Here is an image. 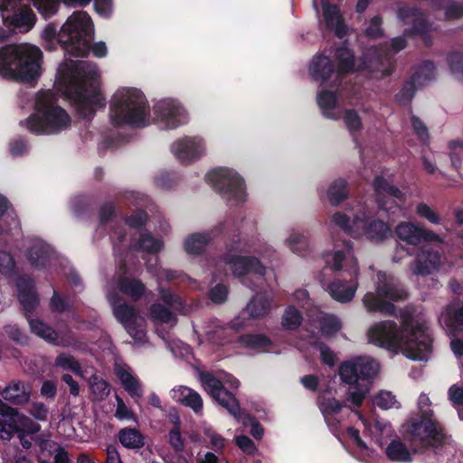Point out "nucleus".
Wrapping results in <instances>:
<instances>
[{
    "label": "nucleus",
    "instance_id": "30",
    "mask_svg": "<svg viewBox=\"0 0 463 463\" xmlns=\"http://www.w3.org/2000/svg\"><path fill=\"white\" fill-rule=\"evenodd\" d=\"M335 59L337 60L336 80L348 73L354 71V52L345 47L341 46L335 51Z\"/></svg>",
    "mask_w": 463,
    "mask_h": 463
},
{
    "label": "nucleus",
    "instance_id": "64",
    "mask_svg": "<svg viewBox=\"0 0 463 463\" xmlns=\"http://www.w3.org/2000/svg\"><path fill=\"white\" fill-rule=\"evenodd\" d=\"M449 63L453 74H455L458 80H463V55L459 53L450 55Z\"/></svg>",
    "mask_w": 463,
    "mask_h": 463
},
{
    "label": "nucleus",
    "instance_id": "25",
    "mask_svg": "<svg viewBox=\"0 0 463 463\" xmlns=\"http://www.w3.org/2000/svg\"><path fill=\"white\" fill-rule=\"evenodd\" d=\"M32 387L22 381H12L1 392L3 399L14 404L24 405L31 398Z\"/></svg>",
    "mask_w": 463,
    "mask_h": 463
},
{
    "label": "nucleus",
    "instance_id": "1",
    "mask_svg": "<svg viewBox=\"0 0 463 463\" xmlns=\"http://www.w3.org/2000/svg\"><path fill=\"white\" fill-rule=\"evenodd\" d=\"M42 36L50 43L57 40L64 52L71 56L87 57L93 38V23L86 12H74L59 32L56 24L52 23L46 25Z\"/></svg>",
    "mask_w": 463,
    "mask_h": 463
},
{
    "label": "nucleus",
    "instance_id": "62",
    "mask_svg": "<svg viewBox=\"0 0 463 463\" xmlns=\"http://www.w3.org/2000/svg\"><path fill=\"white\" fill-rule=\"evenodd\" d=\"M382 50L374 47L370 49L364 55V67L367 70H373L376 65L381 63Z\"/></svg>",
    "mask_w": 463,
    "mask_h": 463
},
{
    "label": "nucleus",
    "instance_id": "5",
    "mask_svg": "<svg viewBox=\"0 0 463 463\" xmlns=\"http://www.w3.org/2000/svg\"><path fill=\"white\" fill-rule=\"evenodd\" d=\"M200 380L204 389L219 405L227 410L232 416L243 425L250 426V434L254 439H262L264 434L262 425L252 414L241 411L238 399L223 385L221 380L210 372L200 373Z\"/></svg>",
    "mask_w": 463,
    "mask_h": 463
},
{
    "label": "nucleus",
    "instance_id": "45",
    "mask_svg": "<svg viewBox=\"0 0 463 463\" xmlns=\"http://www.w3.org/2000/svg\"><path fill=\"white\" fill-rule=\"evenodd\" d=\"M320 331L325 336L335 335L342 328L341 320L335 315H325L318 319Z\"/></svg>",
    "mask_w": 463,
    "mask_h": 463
},
{
    "label": "nucleus",
    "instance_id": "48",
    "mask_svg": "<svg viewBox=\"0 0 463 463\" xmlns=\"http://www.w3.org/2000/svg\"><path fill=\"white\" fill-rule=\"evenodd\" d=\"M128 335L136 341L143 342L146 337L144 320L140 317L123 325Z\"/></svg>",
    "mask_w": 463,
    "mask_h": 463
},
{
    "label": "nucleus",
    "instance_id": "59",
    "mask_svg": "<svg viewBox=\"0 0 463 463\" xmlns=\"http://www.w3.org/2000/svg\"><path fill=\"white\" fill-rule=\"evenodd\" d=\"M168 442L175 452L181 453L184 449V439L181 435V429L172 428L168 432Z\"/></svg>",
    "mask_w": 463,
    "mask_h": 463
},
{
    "label": "nucleus",
    "instance_id": "63",
    "mask_svg": "<svg viewBox=\"0 0 463 463\" xmlns=\"http://www.w3.org/2000/svg\"><path fill=\"white\" fill-rule=\"evenodd\" d=\"M228 297V288L219 283L210 289L209 298L215 304H222L226 301Z\"/></svg>",
    "mask_w": 463,
    "mask_h": 463
},
{
    "label": "nucleus",
    "instance_id": "40",
    "mask_svg": "<svg viewBox=\"0 0 463 463\" xmlns=\"http://www.w3.org/2000/svg\"><path fill=\"white\" fill-rule=\"evenodd\" d=\"M317 405L325 420H327L328 416L339 413L344 407L343 402L334 397H326L325 394H320L317 397Z\"/></svg>",
    "mask_w": 463,
    "mask_h": 463
},
{
    "label": "nucleus",
    "instance_id": "57",
    "mask_svg": "<svg viewBox=\"0 0 463 463\" xmlns=\"http://www.w3.org/2000/svg\"><path fill=\"white\" fill-rule=\"evenodd\" d=\"M148 215L145 210L138 209L125 219V222L130 228L139 229L146 225Z\"/></svg>",
    "mask_w": 463,
    "mask_h": 463
},
{
    "label": "nucleus",
    "instance_id": "23",
    "mask_svg": "<svg viewBox=\"0 0 463 463\" xmlns=\"http://www.w3.org/2000/svg\"><path fill=\"white\" fill-rule=\"evenodd\" d=\"M309 72L315 81L326 82L332 75L336 77V70L330 57L324 54L314 56L309 65ZM335 85H340V80L335 79Z\"/></svg>",
    "mask_w": 463,
    "mask_h": 463
},
{
    "label": "nucleus",
    "instance_id": "26",
    "mask_svg": "<svg viewBox=\"0 0 463 463\" xmlns=\"http://www.w3.org/2000/svg\"><path fill=\"white\" fill-rule=\"evenodd\" d=\"M213 240V232H194L186 237L184 249L189 255L201 256Z\"/></svg>",
    "mask_w": 463,
    "mask_h": 463
},
{
    "label": "nucleus",
    "instance_id": "21",
    "mask_svg": "<svg viewBox=\"0 0 463 463\" xmlns=\"http://www.w3.org/2000/svg\"><path fill=\"white\" fill-rule=\"evenodd\" d=\"M373 186L376 194V202L380 210L389 212L394 203V199L400 198V189L391 184L383 176H376L373 179Z\"/></svg>",
    "mask_w": 463,
    "mask_h": 463
},
{
    "label": "nucleus",
    "instance_id": "56",
    "mask_svg": "<svg viewBox=\"0 0 463 463\" xmlns=\"http://www.w3.org/2000/svg\"><path fill=\"white\" fill-rule=\"evenodd\" d=\"M448 394L449 401L457 408L459 418L463 419V411L459 409V407L463 405V386L453 384L449 389Z\"/></svg>",
    "mask_w": 463,
    "mask_h": 463
},
{
    "label": "nucleus",
    "instance_id": "55",
    "mask_svg": "<svg viewBox=\"0 0 463 463\" xmlns=\"http://www.w3.org/2000/svg\"><path fill=\"white\" fill-rule=\"evenodd\" d=\"M373 403L382 410H388L393 407L396 403V399L391 392L381 391L373 397Z\"/></svg>",
    "mask_w": 463,
    "mask_h": 463
},
{
    "label": "nucleus",
    "instance_id": "4",
    "mask_svg": "<svg viewBox=\"0 0 463 463\" xmlns=\"http://www.w3.org/2000/svg\"><path fill=\"white\" fill-rule=\"evenodd\" d=\"M405 290L402 288L400 280L393 275L383 271L377 273L375 293L367 292L363 298V303L368 312H378L383 316H392L400 318V326L405 328V310H400L392 302L402 299Z\"/></svg>",
    "mask_w": 463,
    "mask_h": 463
},
{
    "label": "nucleus",
    "instance_id": "10",
    "mask_svg": "<svg viewBox=\"0 0 463 463\" xmlns=\"http://www.w3.org/2000/svg\"><path fill=\"white\" fill-rule=\"evenodd\" d=\"M205 180L228 202L243 203L246 197L243 178L232 169L220 167L208 172Z\"/></svg>",
    "mask_w": 463,
    "mask_h": 463
},
{
    "label": "nucleus",
    "instance_id": "46",
    "mask_svg": "<svg viewBox=\"0 0 463 463\" xmlns=\"http://www.w3.org/2000/svg\"><path fill=\"white\" fill-rule=\"evenodd\" d=\"M343 120L346 126L350 135L354 141L357 140V134L362 129V119L354 109H345L343 116Z\"/></svg>",
    "mask_w": 463,
    "mask_h": 463
},
{
    "label": "nucleus",
    "instance_id": "51",
    "mask_svg": "<svg viewBox=\"0 0 463 463\" xmlns=\"http://www.w3.org/2000/svg\"><path fill=\"white\" fill-rule=\"evenodd\" d=\"M55 365L63 369L71 370L76 374L81 373L80 363L71 354H60L55 358Z\"/></svg>",
    "mask_w": 463,
    "mask_h": 463
},
{
    "label": "nucleus",
    "instance_id": "7",
    "mask_svg": "<svg viewBox=\"0 0 463 463\" xmlns=\"http://www.w3.org/2000/svg\"><path fill=\"white\" fill-rule=\"evenodd\" d=\"M71 122V117L64 109L39 100L34 112L25 119L24 126L30 133L42 136L57 134L70 127Z\"/></svg>",
    "mask_w": 463,
    "mask_h": 463
},
{
    "label": "nucleus",
    "instance_id": "27",
    "mask_svg": "<svg viewBox=\"0 0 463 463\" xmlns=\"http://www.w3.org/2000/svg\"><path fill=\"white\" fill-rule=\"evenodd\" d=\"M172 397L183 405L191 408L195 413L203 411V399L201 395L194 390L180 386L172 390Z\"/></svg>",
    "mask_w": 463,
    "mask_h": 463
},
{
    "label": "nucleus",
    "instance_id": "24",
    "mask_svg": "<svg viewBox=\"0 0 463 463\" xmlns=\"http://www.w3.org/2000/svg\"><path fill=\"white\" fill-rule=\"evenodd\" d=\"M17 410L9 407L0 400V438L10 440L19 430Z\"/></svg>",
    "mask_w": 463,
    "mask_h": 463
},
{
    "label": "nucleus",
    "instance_id": "14",
    "mask_svg": "<svg viewBox=\"0 0 463 463\" xmlns=\"http://www.w3.org/2000/svg\"><path fill=\"white\" fill-rule=\"evenodd\" d=\"M369 341L380 347L398 353L402 350L403 339L400 336L397 324L392 320L374 324L368 331Z\"/></svg>",
    "mask_w": 463,
    "mask_h": 463
},
{
    "label": "nucleus",
    "instance_id": "35",
    "mask_svg": "<svg viewBox=\"0 0 463 463\" xmlns=\"http://www.w3.org/2000/svg\"><path fill=\"white\" fill-rule=\"evenodd\" d=\"M116 375L124 386L125 390L132 397H140L142 395L139 381L129 371L123 367H118L116 368Z\"/></svg>",
    "mask_w": 463,
    "mask_h": 463
},
{
    "label": "nucleus",
    "instance_id": "9",
    "mask_svg": "<svg viewBox=\"0 0 463 463\" xmlns=\"http://www.w3.org/2000/svg\"><path fill=\"white\" fill-rule=\"evenodd\" d=\"M0 15L5 27L0 28V43H4L16 32H29L36 22L32 8L27 5H17L15 0H0Z\"/></svg>",
    "mask_w": 463,
    "mask_h": 463
},
{
    "label": "nucleus",
    "instance_id": "37",
    "mask_svg": "<svg viewBox=\"0 0 463 463\" xmlns=\"http://www.w3.org/2000/svg\"><path fill=\"white\" fill-rule=\"evenodd\" d=\"M163 248V242L156 239L151 232H145L140 234L138 241L134 246L137 250L156 254Z\"/></svg>",
    "mask_w": 463,
    "mask_h": 463
},
{
    "label": "nucleus",
    "instance_id": "41",
    "mask_svg": "<svg viewBox=\"0 0 463 463\" xmlns=\"http://www.w3.org/2000/svg\"><path fill=\"white\" fill-rule=\"evenodd\" d=\"M90 387L93 399L97 402L106 400L110 393L109 383L98 375H92L90 378Z\"/></svg>",
    "mask_w": 463,
    "mask_h": 463
},
{
    "label": "nucleus",
    "instance_id": "36",
    "mask_svg": "<svg viewBox=\"0 0 463 463\" xmlns=\"http://www.w3.org/2000/svg\"><path fill=\"white\" fill-rule=\"evenodd\" d=\"M270 309V300L263 294L254 296L248 303L246 311L252 318H259L268 315Z\"/></svg>",
    "mask_w": 463,
    "mask_h": 463
},
{
    "label": "nucleus",
    "instance_id": "58",
    "mask_svg": "<svg viewBox=\"0 0 463 463\" xmlns=\"http://www.w3.org/2000/svg\"><path fill=\"white\" fill-rule=\"evenodd\" d=\"M383 19L380 15H375L371 18L369 25L365 29V35L371 39H378L383 36V30L382 28Z\"/></svg>",
    "mask_w": 463,
    "mask_h": 463
},
{
    "label": "nucleus",
    "instance_id": "44",
    "mask_svg": "<svg viewBox=\"0 0 463 463\" xmlns=\"http://www.w3.org/2000/svg\"><path fill=\"white\" fill-rule=\"evenodd\" d=\"M6 214L10 222H6V231L17 229L20 226L18 217L9 200L0 194V217Z\"/></svg>",
    "mask_w": 463,
    "mask_h": 463
},
{
    "label": "nucleus",
    "instance_id": "12",
    "mask_svg": "<svg viewBox=\"0 0 463 463\" xmlns=\"http://www.w3.org/2000/svg\"><path fill=\"white\" fill-rule=\"evenodd\" d=\"M87 76L91 81L92 90H90L83 83H80L74 91L73 100L79 116L85 119H91L96 114L97 109L106 107V100L99 89L93 86L99 76L97 70H90Z\"/></svg>",
    "mask_w": 463,
    "mask_h": 463
},
{
    "label": "nucleus",
    "instance_id": "18",
    "mask_svg": "<svg viewBox=\"0 0 463 463\" xmlns=\"http://www.w3.org/2000/svg\"><path fill=\"white\" fill-rule=\"evenodd\" d=\"M172 152L181 164L189 165L202 156L203 141L199 137H185L172 145Z\"/></svg>",
    "mask_w": 463,
    "mask_h": 463
},
{
    "label": "nucleus",
    "instance_id": "52",
    "mask_svg": "<svg viewBox=\"0 0 463 463\" xmlns=\"http://www.w3.org/2000/svg\"><path fill=\"white\" fill-rule=\"evenodd\" d=\"M5 335L14 343L20 345H28L27 335L17 325H6L4 326Z\"/></svg>",
    "mask_w": 463,
    "mask_h": 463
},
{
    "label": "nucleus",
    "instance_id": "28",
    "mask_svg": "<svg viewBox=\"0 0 463 463\" xmlns=\"http://www.w3.org/2000/svg\"><path fill=\"white\" fill-rule=\"evenodd\" d=\"M118 288L122 294L130 297L136 301L143 297L146 289L145 284L140 279L126 275L119 276Z\"/></svg>",
    "mask_w": 463,
    "mask_h": 463
},
{
    "label": "nucleus",
    "instance_id": "2",
    "mask_svg": "<svg viewBox=\"0 0 463 463\" xmlns=\"http://www.w3.org/2000/svg\"><path fill=\"white\" fill-rule=\"evenodd\" d=\"M43 52L28 44L0 47V76L21 82L35 80L41 75Z\"/></svg>",
    "mask_w": 463,
    "mask_h": 463
},
{
    "label": "nucleus",
    "instance_id": "11",
    "mask_svg": "<svg viewBox=\"0 0 463 463\" xmlns=\"http://www.w3.org/2000/svg\"><path fill=\"white\" fill-rule=\"evenodd\" d=\"M430 351L431 338L424 317L407 315V358L427 360Z\"/></svg>",
    "mask_w": 463,
    "mask_h": 463
},
{
    "label": "nucleus",
    "instance_id": "6",
    "mask_svg": "<svg viewBox=\"0 0 463 463\" xmlns=\"http://www.w3.org/2000/svg\"><path fill=\"white\" fill-rule=\"evenodd\" d=\"M420 420L412 426L411 446L414 450L423 449H438L449 443V438L443 432L440 424L433 419L430 410V400L422 393L418 401Z\"/></svg>",
    "mask_w": 463,
    "mask_h": 463
},
{
    "label": "nucleus",
    "instance_id": "49",
    "mask_svg": "<svg viewBox=\"0 0 463 463\" xmlns=\"http://www.w3.org/2000/svg\"><path fill=\"white\" fill-rule=\"evenodd\" d=\"M387 458L392 461H405V445L397 439H392L385 449Z\"/></svg>",
    "mask_w": 463,
    "mask_h": 463
},
{
    "label": "nucleus",
    "instance_id": "43",
    "mask_svg": "<svg viewBox=\"0 0 463 463\" xmlns=\"http://www.w3.org/2000/svg\"><path fill=\"white\" fill-rule=\"evenodd\" d=\"M113 313L117 320L122 325L131 322L139 317L136 307L127 303L114 304Z\"/></svg>",
    "mask_w": 463,
    "mask_h": 463
},
{
    "label": "nucleus",
    "instance_id": "60",
    "mask_svg": "<svg viewBox=\"0 0 463 463\" xmlns=\"http://www.w3.org/2000/svg\"><path fill=\"white\" fill-rule=\"evenodd\" d=\"M50 308L52 312L62 314L70 310V306L67 300L58 291L54 290L50 300Z\"/></svg>",
    "mask_w": 463,
    "mask_h": 463
},
{
    "label": "nucleus",
    "instance_id": "31",
    "mask_svg": "<svg viewBox=\"0 0 463 463\" xmlns=\"http://www.w3.org/2000/svg\"><path fill=\"white\" fill-rule=\"evenodd\" d=\"M317 101L319 108L322 109L323 115L326 118L338 119L340 117L335 112L331 111L338 104V98L335 91L329 90H322L317 92Z\"/></svg>",
    "mask_w": 463,
    "mask_h": 463
},
{
    "label": "nucleus",
    "instance_id": "34",
    "mask_svg": "<svg viewBox=\"0 0 463 463\" xmlns=\"http://www.w3.org/2000/svg\"><path fill=\"white\" fill-rule=\"evenodd\" d=\"M238 343L246 348L257 351L266 350L272 345L271 340L263 334H243L238 337Z\"/></svg>",
    "mask_w": 463,
    "mask_h": 463
},
{
    "label": "nucleus",
    "instance_id": "16",
    "mask_svg": "<svg viewBox=\"0 0 463 463\" xmlns=\"http://www.w3.org/2000/svg\"><path fill=\"white\" fill-rule=\"evenodd\" d=\"M154 113L165 128H176L186 122V114L183 107L173 101L162 100L154 106Z\"/></svg>",
    "mask_w": 463,
    "mask_h": 463
},
{
    "label": "nucleus",
    "instance_id": "19",
    "mask_svg": "<svg viewBox=\"0 0 463 463\" xmlns=\"http://www.w3.org/2000/svg\"><path fill=\"white\" fill-rule=\"evenodd\" d=\"M353 226L361 231L367 239L375 241H383L390 232V227L384 222L373 219L364 213L354 217Z\"/></svg>",
    "mask_w": 463,
    "mask_h": 463
},
{
    "label": "nucleus",
    "instance_id": "3",
    "mask_svg": "<svg viewBox=\"0 0 463 463\" xmlns=\"http://www.w3.org/2000/svg\"><path fill=\"white\" fill-rule=\"evenodd\" d=\"M150 108L144 93L133 88L118 90L110 101V121L115 127H145Z\"/></svg>",
    "mask_w": 463,
    "mask_h": 463
},
{
    "label": "nucleus",
    "instance_id": "13",
    "mask_svg": "<svg viewBox=\"0 0 463 463\" xmlns=\"http://www.w3.org/2000/svg\"><path fill=\"white\" fill-rule=\"evenodd\" d=\"M380 371V364L368 356H358L353 360L341 363L338 374L341 381L348 385L359 380L371 383Z\"/></svg>",
    "mask_w": 463,
    "mask_h": 463
},
{
    "label": "nucleus",
    "instance_id": "20",
    "mask_svg": "<svg viewBox=\"0 0 463 463\" xmlns=\"http://www.w3.org/2000/svg\"><path fill=\"white\" fill-rule=\"evenodd\" d=\"M226 263L230 265L236 277H243L250 273L262 277L266 272V268L260 260L252 256L230 255L226 258Z\"/></svg>",
    "mask_w": 463,
    "mask_h": 463
},
{
    "label": "nucleus",
    "instance_id": "39",
    "mask_svg": "<svg viewBox=\"0 0 463 463\" xmlns=\"http://www.w3.org/2000/svg\"><path fill=\"white\" fill-rule=\"evenodd\" d=\"M329 202L332 205H338L347 198V183L344 179H337L333 182L327 191Z\"/></svg>",
    "mask_w": 463,
    "mask_h": 463
},
{
    "label": "nucleus",
    "instance_id": "32",
    "mask_svg": "<svg viewBox=\"0 0 463 463\" xmlns=\"http://www.w3.org/2000/svg\"><path fill=\"white\" fill-rule=\"evenodd\" d=\"M30 264L36 269H44L50 262V247L43 243H35L30 247L27 252Z\"/></svg>",
    "mask_w": 463,
    "mask_h": 463
},
{
    "label": "nucleus",
    "instance_id": "22",
    "mask_svg": "<svg viewBox=\"0 0 463 463\" xmlns=\"http://www.w3.org/2000/svg\"><path fill=\"white\" fill-rule=\"evenodd\" d=\"M321 7L326 28L329 31H334L338 38L345 37L347 33V26L338 5L330 4L329 0H321Z\"/></svg>",
    "mask_w": 463,
    "mask_h": 463
},
{
    "label": "nucleus",
    "instance_id": "29",
    "mask_svg": "<svg viewBox=\"0 0 463 463\" xmlns=\"http://www.w3.org/2000/svg\"><path fill=\"white\" fill-rule=\"evenodd\" d=\"M118 439L120 444L128 449L137 450L145 445V436L137 428L125 427L120 429Z\"/></svg>",
    "mask_w": 463,
    "mask_h": 463
},
{
    "label": "nucleus",
    "instance_id": "17",
    "mask_svg": "<svg viewBox=\"0 0 463 463\" xmlns=\"http://www.w3.org/2000/svg\"><path fill=\"white\" fill-rule=\"evenodd\" d=\"M358 273V268L356 264H354L352 267L348 281L337 279L330 282L327 286V291L331 298L340 303H347L351 301L357 289Z\"/></svg>",
    "mask_w": 463,
    "mask_h": 463
},
{
    "label": "nucleus",
    "instance_id": "54",
    "mask_svg": "<svg viewBox=\"0 0 463 463\" xmlns=\"http://www.w3.org/2000/svg\"><path fill=\"white\" fill-rule=\"evenodd\" d=\"M415 213L431 223L439 224L440 222L439 213L425 203H419L415 207Z\"/></svg>",
    "mask_w": 463,
    "mask_h": 463
},
{
    "label": "nucleus",
    "instance_id": "61",
    "mask_svg": "<svg viewBox=\"0 0 463 463\" xmlns=\"http://www.w3.org/2000/svg\"><path fill=\"white\" fill-rule=\"evenodd\" d=\"M411 126L413 133L418 138L425 143L429 139V131L424 122L419 118L412 116L411 118Z\"/></svg>",
    "mask_w": 463,
    "mask_h": 463
},
{
    "label": "nucleus",
    "instance_id": "50",
    "mask_svg": "<svg viewBox=\"0 0 463 463\" xmlns=\"http://www.w3.org/2000/svg\"><path fill=\"white\" fill-rule=\"evenodd\" d=\"M60 0H33V6L44 17L55 14L60 7Z\"/></svg>",
    "mask_w": 463,
    "mask_h": 463
},
{
    "label": "nucleus",
    "instance_id": "42",
    "mask_svg": "<svg viewBox=\"0 0 463 463\" xmlns=\"http://www.w3.org/2000/svg\"><path fill=\"white\" fill-rule=\"evenodd\" d=\"M302 321L301 312L294 306H288L282 316L281 326L287 330H296L300 326Z\"/></svg>",
    "mask_w": 463,
    "mask_h": 463
},
{
    "label": "nucleus",
    "instance_id": "15",
    "mask_svg": "<svg viewBox=\"0 0 463 463\" xmlns=\"http://www.w3.org/2000/svg\"><path fill=\"white\" fill-rule=\"evenodd\" d=\"M17 298L26 318L30 317L40 305L39 294L35 288L34 279L23 275L16 279Z\"/></svg>",
    "mask_w": 463,
    "mask_h": 463
},
{
    "label": "nucleus",
    "instance_id": "38",
    "mask_svg": "<svg viewBox=\"0 0 463 463\" xmlns=\"http://www.w3.org/2000/svg\"><path fill=\"white\" fill-rule=\"evenodd\" d=\"M27 320L32 333L43 338L49 344L54 340L56 330L53 327L50 326L41 319L32 318L30 317Z\"/></svg>",
    "mask_w": 463,
    "mask_h": 463
},
{
    "label": "nucleus",
    "instance_id": "47",
    "mask_svg": "<svg viewBox=\"0 0 463 463\" xmlns=\"http://www.w3.org/2000/svg\"><path fill=\"white\" fill-rule=\"evenodd\" d=\"M369 392V387L364 384H360L358 382L349 385L347 395L348 401L355 407H360Z\"/></svg>",
    "mask_w": 463,
    "mask_h": 463
},
{
    "label": "nucleus",
    "instance_id": "53",
    "mask_svg": "<svg viewBox=\"0 0 463 463\" xmlns=\"http://www.w3.org/2000/svg\"><path fill=\"white\" fill-rule=\"evenodd\" d=\"M150 315L154 320L161 323H169L173 319V313L162 304L155 303L150 307Z\"/></svg>",
    "mask_w": 463,
    "mask_h": 463
},
{
    "label": "nucleus",
    "instance_id": "33",
    "mask_svg": "<svg viewBox=\"0 0 463 463\" xmlns=\"http://www.w3.org/2000/svg\"><path fill=\"white\" fill-rule=\"evenodd\" d=\"M436 71L432 62L425 61L414 68L411 84L414 89L420 88L435 78Z\"/></svg>",
    "mask_w": 463,
    "mask_h": 463
},
{
    "label": "nucleus",
    "instance_id": "8",
    "mask_svg": "<svg viewBox=\"0 0 463 463\" xmlns=\"http://www.w3.org/2000/svg\"><path fill=\"white\" fill-rule=\"evenodd\" d=\"M442 241L439 234L413 223H407V244L420 245L421 249L412 267L415 273L428 274L438 268L441 255L438 250L430 249V243L440 244Z\"/></svg>",
    "mask_w": 463,
    "mask_h": 463
}]
</instances>
